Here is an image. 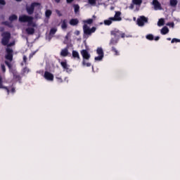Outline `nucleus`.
<instances>
[{"instance_id":"f257e3e1","label":"nucleus","mask_w":180,"mask_h":180,"mask_svg":"<svg viewBox=\"0 0 180 180\" xmlns=\"http://www.w3.org/2000/svg\"><path fill=\"white\" fill-rule=\"evenodd\" d=\"M1 44L3 46H7L8 47L6 49V54L5 56L6 60L5 64L8 67V68H12V65H11V63H12L13 60V50L12 49L9 48L11 47V46H15V42H11L9 44V40H11V33L6 32H3L1 34Z\"/></svg>"},{"instance_id":"f03ea898","label":"nucleus","mask_w":180,"mask_h":180,"mask_svg":"<svg viewBox=\"0 0 180 180\" xmlns=\"http://www.w3.org/2000/svg\"><path fill=\"white\" fill-rule=\"evenodd\" d=\"M33 17L26 15L19 16V22H21L22 23L27 22V26H32L25 29L27 34H29L30 36L34 34V27H37L36 22H33Z\"/></svg>"},{"instance_id":"7ed1b4c3","label":"nucleus","mask_w":180,"mask_h":180,"mask_svg":"<svg viewBox=\"0 0 180 180\" xmlns=\"http://www.w3.org/2000/svg\"><path fill=\"white\" fill-rule=\"evenodd\" d=\"M83 32H84V35H83L84 39H88V37H89V36L92 34V33H95V32H96V27H93L91 29L86 24H84L83 25Z\"/></svg>"},{"instance_id":"20e7f679","label":"nucleus","mask_w":180,"mask_h":180,"mask_svg":"<svg viewBox=\"0 0 180 180\" xmlns=\"http://www.w3.org/2000/svg\"><path fill=\"white\" fill-rule=\"evenodd\" d=\"M34 8H38V9H41V4H40V3L34 2L31 4L30 6H27L26 11L28 15H33L34 12Z\"/></svg>"},{"instance_id":"39448f33","label":"nucleus","mask_w":180,"mask_h":180,"mask_svg":"<svg viewBox=\"0 0 180 180\" xmlns=\"http://www.w3.org/2000/svg\"><path fill=\"white\" fill-rule=\"evenodd\" d=\"M148 18H147L144 15H141L139 18H138L136 21L138 26H140V27L144 26L145 23H148Z\"/></svg>"},{"instance_id":"423d86ee","label":"nucleus","mask_w":180,"mask_h":180,"mask_svg":"<svg viewBox=\"0 0 180 180\" xmlns=\"http://www.w3.org/2000/svg\"><path fill=\"white\" fill-rule=\"evenodd\" d=\"M97 54H98V56H96L94 58L95 61H102L103 60V49L102 48H98L96 50Z\"/></svg>"},{"instance_id":"0eeeda50","label":"nucleus","mask_w":180,"mask_h":180,"mask_svg":"<svg viewBox=\"0 0 180 180\" xmlns=\"http://www.w3.org/2000/svg\"><path fill=\"white\" fill-rule=\"evenodd\" d=\"M111 34L115 37V39H119V37H121L123 39L124 37V33H122L119 30H114L111 32Z\"/></svg>"},{"instance_id":"6e6552de","label":"nucleus","mask_w":180,"mask_h":180,"mask_svg":"<svg viewBox=\"0 0 180 180\" xmlns=\"http://www.w3.org/2000/svg\"><path fill=\"white\" fill-rule=\"evenodd\" d=\"M152 5L154 6L155 11H161V9H162L161 4L158 2V0H153Z\"/></svg>"},{"instance_id":"1a4fd4ad","label":"nucleus","mask_w":180,"mask_h":180,"mask_svg":"<svg viewBox=\"0 0 180 180\" xmlns=\"http://www.w3.org/2000/svg\"><path fill=\"white\" fill-rule=\"evenodd\" d=\"M81 54L83 57V60H89V58H91V54L85 49L81 51Z\"/></svg>"},{"instance_id":"9d476101","label":"nucleus","mask_w":180,"mask_h":180,"mask_svg":"<svg viewBox=\"0 0 180 180\" xmlns=\"http://www.w3.org/2000/svg\"><path fill=\"white\" fill-rule=\"evenodd\" d=\"M44 77L47 81H53L54 75L49 72H45Z\"/></svg>"},{"instance_id":"9b49d317","label":"nucleus","mask_w":180,"mask_h":180,"mask_svg":"<svg viewBox=\"0 0 180 180\" xmlns=\"http://www.w3.org/2000/svg\"><path fill=\"white\" fill-rule=\"evenodd\" d=\"M60 65L67 72H71V69H70V66L67 64V62H61Z\"/></svg>"},{"instance_id":"f8f14e48","label":"nucleus","mask_w":180,"mask_h":180,"mask_svg":"<svg viewBox=\"0 0 180 180\" xmlns=\"http://www.w3.org/2000/svg\"><path fill=\"white\" fill-rule=\"evenodd\" d=\"M121 13L120 11H116L115 12V15L114 17H112V18L113 19L114 22L115 21H120L122 20V18L120 17Z\"/></svg>"},{"instance_id":"ddd939ff","label":"nucleus","mask_w":180,"mask_h":180,"mask_svg":"<svg viewBox=\"0 0 180 180\" xmlns=\"http://www.w3.org/2000/svg\"><path fill=\"white\" fill-rule=\"evenodd\" d=\"M69 54H70V52L68 51V47L64 48L60 51L61 57H67Z\"/></svg>"},{"instance_id":"4468645a","label":"nucleus","mask_w":180,"mask_h":180,"mask_svg":"<svg viewBox=\"0 0 180 180\" xmlns=\"http://www.w3.org/2000/svg\"><path fill=\"white\" fill-rule=\"evenodd\" d=\"M56 33H57V28L56 27L51 28L49 32V36H50L49 40H51V37H53V36H54Z\"/></svg>"},{"instance_id":"2eb2a0df","label":"nucleus","mask_w":180,"mask_h":180,"mask_svg":"<svg viewBox=\"0 0 180 180\" xmlns=\"http://www.w3.org/2000/svg\"><path fill=\"white\" fill-rule=\"evenodd\" d=\"M73 58H77V60H81V58L79 57V53L77 51H72V53Z\"/></svg>"},{"instance_id":"dca6fc26","label":"nucleus","mask_w":180,"mask_h":180,"mask_svg":"<svg viewBox=\"0 0 180 180\" xmlns=\"http://www.w3.org/2000/svg\"><path fill=\"white\" fill-rule=\"evenodd\" d=\"M112 22H115V21H114L113 18H112V17H111L109 19L104 20V25L109 26V25H112Z\"/></svg>"},{"instance_id":"f3484780","label":"nucleus","mask_w":180,"mask_h":180,"mask_svg":"<svg viewBox=\"0 0 180 180\" xmlns=\"http://www.w3.org/2000/svg\"><path fill=\"white\" fill-rule=\"evenodd\" d=\"M77 23H79V21L78 20V19L75 18V19H72L70 21V25H71V26H76V25Z\"/></svg>"},{"instance_id":"a211bd4d","label":"nucleus","mask_w":180,"mask_h":180,"mask_svg":"<svg viewBox=\"0 0 180 180\" xmlns=\"http://www.w3.org/2000/svg\"><path fill=\"white\" fill-rule=\"evenodd\" d=\"M169 29H168L167 27H164L160 30L161 34H167V33H169Z\"/></svg>"},{"instance_id":"6ab92c4d","label":"nucleus","mask_w":180,"mask_h":180,"mask_svg":"<svg viewBox=\"0 0 180 180\" xmlns=\"http://www.w3.org/2000/svg\"><path fill=\"white\" fill-rule=\"evenodd\" d=\"M53 13V11L51 10H46L45 11V16L47 19H50V17L51 16Z\"/></svg>"},{"instance_id":"aec40b11","label":"nucleus","mask_w":180,"mask_h":180,"mask_svg":"<svg viewBox=\"0 0 180 180\" xmlns=\"http://www.w3.org/2000/svg\"><path fill=\"white\" fill-rule=\"evenodd\" d=\"M67 23H68L67 20H63L62 21L61 27H62L63 30H65L67 29V27H68Z\"/></svg>"},{"instance_id":"412c9836","label":"nucleus","mask_w":180,"mask_h":180,"mask_svg":"<svg viewBox=\"0 0 180 180\" xmlns=\"http://www.w3.org/2000/svg\"><path fill=\"white\" fill-rule=\"evenodd\" d=\"M169 4L171 6L175 7L178 5V0H169Z\"/></svg>"},{"instance_id":"4be33fe9","label":"nucleus","mask_w":180,"mask_h":180,"mask_svg":"<svg viewBox=\"0 0 180 180\" xmlns=\"http://www.w3.org/2000/svg\"><path fill=\"white\" fill-rule=\"evenodd\" d=\"M2 88H4V89H6L8 94H9V89H8V87H5L2 84V76H0V89Z\"/></svg>"},{"instance_id":"5701e85b","label":"nucleus","mask_w":180,"mask_h":180,"mask_svg":"<svg viewBox=\"0 0 180 180\" xmlns=\"http://www.w3.org/2000/svg\"><path fill=\"white\" fill-rule=\"evenodd\" d=\"M10 22H13V20H18V16L16 15H12L9 17Z\"/></svg>"},{"instance_id":"b1692460","label":"nucleus","mask_w":180,"mask_h":180,"mask_svg":"<svg viewBox=\"0 0 180 180\" xmlns=\"http://www.w3.org/2000/svg\"><path fill=\"white\" fill-rule=\"evenodd\" d=\"M88 60H83L82 61V65L84 67H91V63L86 62Z\"/></svg>"},{"instance_id":"393cba45","label":"nucleus","mask_w":180,"mask_h":180,"mask_svg":"<svg viewBox=\"0 0 180 180\" xmlns=\"http://www.w3.org/2000/svg\"><path fill=\"white\" fill-rule=\"evenodd\" d=\"M83 22L84 23H87V25H92V23H94V19L90 18V19L84 20Z\"/></svg>"},{"instance_id":"a878e982","label":"nucleus","mask_w":180,"mask_h":180,"mask_svg":"<svg viewBox=\"0 0 180 180\" xmlns=\"http://www.w3.org/2000/svg\"><path fill=\"white\" fill-rule=\"evenodd\" d=\"M164 23H165L164 18H160L158 22V26H164Z\"/></svg>"},{"instance_id":"bb28decb","label":"nucleus","mask_w":180,"mask_h":180,"mask_svg":"<svg viewBox=\"0 0 180 180\" xmlns=\"http://www.w3.org/2000/svg\"><path fill=\"white\" fill-rule=\"evenodd\" d=\"M133 4L135 5H141V3L143 2L142 0H132Z\"/></svg>"},{"instance_id":"cd10ccee","label":"nucleus","mask_w":180,"mask_h":180,"mask_svg":"<svg viewBox=\"0 0 180 180\" xmlns=\"http://www.w3.org/2000/svg\"><path fill=\"white\" fill-rule=\"evenodd\" d=\"M35 19H41V12L35 13Z\"/></svg>"},{"instance_id":"c85d7f7f","label":"nucleus","mask_w":180,"mask_h":180,"mask_svg":"<svg viewBox=\"0 0 180 180\" xmlns=\"http://www.w3.org/2000/svg\"><path fill=\"white\" fill-rule=\"evenodd\" d=\"M75 13H77L79 11V6L75 5L74 6Z\"/></svg>"},{"instance_id":"c756f323","label":"nucleus","mask_w":180,"mask_h":180,"mask_svg":"<svg viewBox=\"0 0 180 180\" xmlns=\"http://www.w3.org/2000/svg\"><path fill=\"white\" fill-rule=\"evenodd\" d=\"M90 5H96V0H88Z\"/></svg>"},{"instance_id":"7c9ffc66","label":"nucleus","mask_w":180,"mask_h":180,"mask_svg":"<svg viewBox=\"0 0 180 180\" xmlns=\"http://www.w3.org/2000/svg\"><path fill=\"white\" fill-rule=\"evenodd\" d=\"M117 40H119V39H111L110 44H117Z\"/></svg>"},{"instance_id":"2f4dec72","label":"nucleus","mask_w":180,"mask_h":180,"mask_svg":"<svg viewBox=\"0 0 180 180\" xmlns=\"http://www.w3.org/2000/svg\"><path fill=\"white\" fill-rule=\"evenodd\" d=\"M146 39H148V40H153L154 39V36H153V34H148L146 36Z\"/></svg>"},{"instance_id":"473e14b6","label":"nucleus","mask_w":180,"mask_h":180,"mask_svg":"<svg viewBox=\"0 0 180 180\" xmlns=\"http://www.w3.org/2000/svg\"><path fill=\"white\" fill-rule=\"evenodd\" d=\"M180 39H178L176 38H174L172 39V43H179Z\"/></svg>"},{"instance_id":"72a5a7b5","label":"nucleus","mask_w":180,"mask_h":180,"mask_svg":"<svg viewBox=\"0 0 180 180\" xmlns=\"http://www.w3.org/2000/svg\"><path fill=\"white\" fill-rule=\"evenodd\" d=\"M1 70H2L3 72H6V68H5V65L1 64Z\"/></svg>"},{"instance_id":"f704fd0d","label":"nucleus","mask_w":180,"mask_h":180,"mask_svg":"<svg viewBox=\"0 0 180 180\" xmlns=\"http://www.w3.org/2000/svg\"><path fill=\"white\" fill-rule=\"evenodd\" d=\"M112 51H114V53H115V56H119V52L117 51V49H115V47H112Z\"/></svg>"},{"instance_id":"c9c22d12","label":"nucleus","mask_w":180,"mask_h":180,"mask_svg":"<svg viewBox=\"0 0 180 180\" xmlns=\"http://www.w3.org/2000/svg\"><path fill=\"white\" fill-rule=\"evenodd\" d=\"M6 4L5 0H0V5H5Z\"/></svg>"},{"instance_id":"e433bc0d","label":"nucleus","mask_w":180,"mask_h":180,"mask_svg":"<svg viewBox=\"0 0 180 180\" xmlns=\"http://www.w3.org/2000/svg\"><path fill=\"white\" fill-rule=\"evenodd\" d=\"M34 54H36V51L31 53L30 54V58H32V57H33L34 56Z\"/></svg>"},{"instance_id":"4c0bfd02","label":"nucleus","mask_w":180,"mask_h":180,"mask_svg":"<svg viewBox=\"0 0 180 180\" xmlns=\"http://www.w3.org/2000/svg\"><path fill=\"white\" fill-rule=\"evenodd\" d=\"M71 37V34H70V32H68L67 34V35L65 36V39H67V40H68V38Z\"/></svg>"},{"instance_id":"58836bf2","label":"nucleus","mask_w":180,"mask_h":180,"mask_svg":"<svg viewBox=\"0 0 180 180\" xmlns=\"http://www.w3.org/2000/svg\"><path fill=\"white\" fill-rule=\"evenodd\" d=\"M29 71H30V70H29V68H24V70H23V72H29Z\"/></svg>"},{"instance_id":"ea45409f","label":"nucleus","mask_w":180,"mask_h":180,"mask_svg":"<svg viewBox=\"0 0 180 180\" xmlns=\"http://www.w3.org/2000/svg\"><path fill=\"white\" fill-rule=\"evenodd\" d=\"M23 61H24L25 63H26V61H27V57H26V56H23Z\"/></svg>"},{"instance_id":"a19ab883","label":"nucleus","mask_w":180,"mask_h":180,"mask_svg":"<svg viewBox=\"0 0 180 180\" xmlns=\"http://www.w3.org/2000/svg\"><path fill=\"white\" fill-rule=\"evenodd\" d=\"M79 33L80 32L78 30L75 32V34H76V36H79Z\"/></svg>"},{"instance_id":"79ce46f5","label":"nucleus","mask_w":180,"mask_h":180,"mask_svg":"<svg viewBox=\"0 0 180 180\" xmlns=\"http://www.w3.org/2000/svg\"><path fill=\"white\" fill-rule=\"evenodd\" d=\"M167 26H172V27H174V23H171V24L168 23Z\"/></svg>"},{"instance_id":"37998d69","label":"nucleus","mask_w":180,"mask_h":180,"mask_svg":"<svg viewBox=\"0 0 180 180\" xmlns=\"http://www.w3.org/2000/svg\"><path fill=\"white\" fill-rule=\"evenodd\" d=\"M155 41H158V40H160V37H156L155 38Z\"/></svg>"},{"instance_id":"c03bdc74","label":"nucleus","mask_w":180,"mask_h":180,"mask_svg":"<svg viewBox=\"0 0 180 180\" xmlns=\"http://www.w3.org/2000/svg\"><path fill=\"white\" fill-rule=\"evenodd\" d=\"M66 1H67L68 4H71V2H72V1H74V0H66Z\"/></svg>"},{"instance_id":"a18cd8bd","label":"nucleus","mask_w":180,"mask_h":180,"mask_svg":"<svg viewBox=\"0 0 180 180\" xmlns=\"http://www.w3.org/2000/svg\"><path fill=\"white\" fill-rule=\"evenodd\" d=\"M61 0H55L56 2H57V4L60 3Z\"/></svg>"},{"instance_id":"49530a36","label":"nucleus","mask_w":180,"mask_h":180,"mask_svg":"<svg viewBox=\"0 0 180 180\" xmlns=\"http://www.w3.org/2000/svg\"><path fill=\"white\" fill-rule=\"evenodd\" d=\"M11 92H13V93L15 92V89L13 88V89H11Z\"/></svg>"},{"instance_id":"de8ad7c7","label":"nucleus","mask_w":180,"mask_h":180,"mask_svg":"<svg viewBox=\"0 0 180 180\" xmlns=\"http://www.w3.org/2000/svg\"><path fill=\"white\" fill-rule=\"evenodd\" d=\"M56 13H60V11H58V10H56Z\"/></svg>"},{"instance_id":"09e8293b","label":"nucleus","mask_w":180,"mask_h":180,"mask_svg":"<svg viewBox=\"0 0 180 180\" xmlns=\"http://www.w3.org/2000/svg\"><path fill=\"white\" fill-rule=\"evenodd\" d=\"M4 30V28L0 29V32H2Z\"/></svg>"},{"instance_id":"8fccbe9b","label":"nucleus","mask_w":180,"mask_h":180,"mask_svg":"<svg viewBox=\"0 0 180 180\" xmlns=\"http://www.w3.org/2000/svg\"><path fill=\"white\" fill-rule=\"evenodd\" d=\"M130 8H131V9H133V6H132V5L130 6Z\"/></svg>"},{"instance_id":"3c124183","label":"nucleus","mask_w":180,"mask_h":180,"mask_svg":"<svg viewBox=\"0 0 180 180\" xmlns=\"http://www.w3.org/2000/svg\"><path fill=\"white\" fill-rule=\"evenodd\" d=\"M15 1H17L18 2H20V1H22V0H15Z\"/></svg>"},{"instance_id":"603ef678","label":"nucleus","mask_w":180,"mask_h":180,"mask_svg":"<svg viewBox=\"0 0 180 180\" xmlns=\"http://www.w3.org/2000/svg\"><path fill=\"white\" fill-rule=\"evenodd\" d=\"M167 40H171V38H167Z\"/></svg>"},{"instance_id":"864d4df0","label":"nucleus","mask_w":180,"mask_h":180,"mask_svg":"<svg viewBox=\"0 0 180 180\" xmlns=\"http://www.w3.org/2000/svg\"><path fill=\"white\" fill-rule=\"evenodd\" d=\"M58 79H59V81H61V79H60V78H58Z\"/></svg>"},{"instance_id":"5fc2aeb1","label":"nucleus","mask_w":180,"mask_h":180,"mask_svg":"<svg viewBox=\"0 0 180 180\" xmlns=\"http://www.w3.org/2000/svg\"><path fill=\"white\" fill-rule=\"evenodd\" d=\"M111 10H113V7H111Z\"/></svg>"},{"instance_id":"6e6d98bb","label":"nucleus","mask_w":180,"mask_h":180,"mask_svg":"<svg viewBox=\"0 0 180 180\" xmlns=\"http://www.w3.org/2000/svg\"><path fill=\"white\" fill-rule=\"evenodd\" d=\"M93 18H95V15H93Z\"/></svg>"}]
</instances>
